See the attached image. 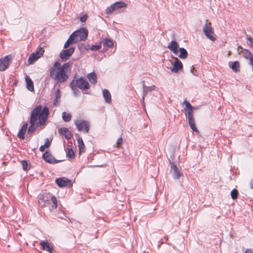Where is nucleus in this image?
Segmentation results:
<instances>
[{
    "label": "nucleus",
    "mask_w": 253,
    "mask_h": 253,
    "mask_svg": "<svg viewBox=\"0 0 253 253\" xmlns=\"http://www.w3.org/2000/svg\"><path fill=\"white\" fill-rule=\"evenodd\" d=\"M70 70L69 63H65L61 65L59 62L56 61L49 69V76L57 83H63L68 80Z\"/></svg>",
    "instance_id": "f257e3e1"
},
{
    "label": "nucleus",
    "mask_w": 253,
    "mask_h": 253,
    "mask_svg": "<svg viewBox=\"0 0 253 253\" xmlns=\"http://www.w3.org/2000/svg\"><path fill=\"white\" fill-rule=\"evenodd\" d=\"M191 73H192L193 75H194V76H198V72H197V70H196L194 69V68L193 66H192L191 67Z\"/></svg>",
    "instance_id": "37998d69"
},
{
    "label": "nucleus",
    "mask_w": 253,
    "mask_h": 253,
    "mask_svg": "<svg viewBox=\"0 0 253 253\" xmlns=\"http://www.w3.org/2000/svg\"><path fill=\"white\" fill-rule=\"evenodd\" d=\"M67 156L68 157L73 159L75 157V153L74 151L72 148H69L68 149V151L67 152Z\"/></svg>",
    "instance_id": "c9c22d12"
},
{
    "label": "nucleus",
    "mask_w": 253,
    "mask_h": 253,
    "mask_svg": "<svg viewBox=\"0 0 253 253\" xmlns=\"http://www.w3.org/2000/svg\"><path fill=\"white\" fill-rule=\"evenodd\" d=\"M165 238L166 239V240H168V237H165Z\"/></svg>",
    "instance_id": "09e8293b"
},
{
    "label": "nucleus",
    "mask_w": 253,
    "mask_h": 253,
    "mask_svg": "<svg viewBox=\"0 0 253 253\" xmlns=\"http://www.w3.org/2000/svg\"><path fill=\"white\" fill-rule=\"evenodd\" d=\"M12 60L11 55L5 56L0 59V71H4L8 68Z\"/></svg>",
    "instance_id": "6e6552de"
},
{
    "label": "nucleus",
    "mask_w": 253,
    "mask_h": 253,
    "mask_svg": "<svg viewBox=\"0 0 253 253\" xmlns=\"http://www.w3.org/2000/svg\"><path fill=\"white\" fill-rule=\"evenodd\" d=\"M169 163L170 164V168L173 170V177L175 179H179L182 175L180 171L173 162L169 161Z\"/></svg>",
    "instance_id": "ddd939ff"
},
{
    "label": "nucleus",
    "mask_w": 253,
    "mask_h": 253,
    "mask_svg": "<svg viewBox=\"0 0 253 253\" xmlns=\"http://www.w3.org/2000/svg\"><path fill=\"white\" fill-rule=\"evenodd\" d=\"M72 36L74 37V39L75 42L85 41L88 36V31L85 28H81L76 31L74 32L72 34Z\"/></svg>",
    "instance_id": "39448f33"
},
{
    "label": "nucleus",
    "mask_w": 253,
    "mask_h": 253,
    "mask_svg": "<svg viewBox=\"0 0 253 253\" xmlns=\"http://www.w3.org/2000/svg\"><path fill=\"white\" fill-rule=\"evenodd\" d=\"M203 31L206 36L209 39L213 42L215 40V38L213 35L214 34V30L211 26V23H209L207 20H206V22L203 27Z\"/></svg>",
    "instance_id": "0eeeda50"
},
{
    "label": "nucleus",
    "mask_w": 253,
    "mask_h": 253,
    "mask_svg": "<svg viewBox=\"0 0 253 253\" xmlns=\"http://www.w3.org/2000/svg\"><path fill=\"white\" fill-rule=\"evenodd\" d=\"M126 3L121 1H117L107 7L106 13L107 15H109L115 10L126 7Z\"/></svg>",
    "instance_id": "1a4fd4ad"
},
{
    "label": "nucleus",
    "mask_w": 253,
    "mask_h": 253,
    "mask_svg": "<svg viewBox=\"0 0 253 253\" xmlns=\"http://www.w3.org/2000/svg\"><path fill=\"white\" fill-rule=\"evenodd\" d=\"M51 195L50 193H44L39 199V204L42 207L47 206L50 202Z\"/></svg>",
    "instance_id": "9d476101"
},
{
    "label": "nucleus",
    "mask_w": 253,
    "mask_h": 253,
    "mask_svg": "<svg viewBox=\"0 0 253 253\" xmlns=\"http://www.w3.org/2000/svg\"><path fill=\"white\" fill-rule=\"evenodd\" d=\"M75 124L78 131H83L85 133L88 132L90 128V124L88 121L82 120H76Z\"/></svg>",
    "instance_id": "423d86ee"
},
{
    "label": "nucleus",
    "mask_w": 253,
    "mask_h": 253,
    "mask_svg": "<svg viewBox=\"0 0 253 253\" xmlns=\"http://www.w3.org/2000/svg\"><path fill=\"white\" fill-rule=\"evenodd\" d=\"M101 47V45L100 44L99 45H93L90 47V49L92 50H97L100 49Z\"/></svg>",
    "instance_id": "ea45409f"
},
{
    "label": "nucleus",
    "mask_w": 253,
    "mask_h": 253,
    "mask_svg": "<svg viewBox=\"0 0 253 253\" xmlns=\"http://www.w3.org/2000/svg\"><path fill=\"white\" fill-rule=\"evenodd\" d=\"M72 90L73 91V93L75 95H77L79 92V90L78 89V87L74 88L73 87H70Z\"/></svg>",
    "instance_id": "a18cd8bd"
},
{
    "label": "nucleus",
    "mask_w": 253,
    "mask_h": 253,
    "mask_svg": "<svg viewBox=\"0 0 253 253\" xmlns=\"http://www.w3.org/2000/svg\"><path fill=\"white\" fill-rule=\"evenodd\" d=\"M42 158L46 162L50 164L56 163L57 161L48 151H46L42 155Z\"/></svg>",
    "instance_id": "dca6fc26"
},
{
    "label": "nucleus",
    "mask_w": 253,
    "mask_h": 253,
    "mask_svg": "<svg viewBox=\"0 0 253 253\" xmlns=\"http://www.w3.org/2000/svg\"><path fill=\"white\" fill-rule=\"evenodd\" d=\"M75 48L74 47H71L68 49H63L60 53L59 56L61 59L63 61H66L74 52Z\"/></svg>",
    "instance_id": "9b49d317"
},
{
    "label": "nucleus",
    "mask_w": 253,
    "mask_h": 253,
    "mask_svg": "<svg viewBox=\"0 0 253 253\" xmlns=\"http://www.w3.org/2000/svg\"><path fill=\"white\" fill-rule=\"evenodd\" d=\"M50 143L49 142V140L48 138H46L45 140V142L43 145H42L40 148V150L41 152H43L45 150V148H48L50 146Z\"/></svg>",
    "instance_id": "72a5a7b5"
},
{
    "label": "nucleus",
    "mask_w": 253,
    "mask_h": 253,
    "mask_svg": "<svg viewBox=\"0 0 253 253\" xmlns=\"http://www.w3.org/2000/svg\"><path fill=\"white\" fill-rule=\"evenodd\" d=\"M30 126H29L28 130L29 132H33L38 128V127L41 126V125L38 124L35 122H33L31 121H30Z\"/></svg>",
    "instance_id": "bb28decb"
},
{
    "label": "nucleus",
    "mask_w": 253,
    "mask_h": 253,
    "mask_svg": "<svg viewBox=\"0 0 253 253\" xmlns=\"http://www.w3.org/2000/svg\"><path fill=\"white\" fill-rule=\"evenodd\" d=\"M39 58V57H38L34 53H33L29 57L28 62L29 64H32Z\"/></svg>",
    "instance_id": "473e14b6"
},
{
    "label": "nucleus",
    "mask_w": 253,
    "mask_h": 253,
    "mask_svg": "<svg viewBox=\"0 0 253 253\" xmlns=\"http://www.w3.org/2000/svg\"><path fill=\"white\" fill-rule=\"evenodd\" d=\"M168 48L174 54H177L178 52L179 44L175 41H172L168 44Z\"/></svg>",
    "instance_id": "f3484780"
},
{
    "label": "nucleus",
    "mask_w": 253,
    "mask_h": 253,
    "mask_svg": "<svg viewBox=\"0 0 253 253\" xmlns=\"http://www.w3.org/2000/svg\"><path fill=\"white\" fill-rule=\"evenodd\" d=\"M57 185L60 187H63L66 186H71L72 185L71 181L65 177H60L55 180Z\"/></svg>",
    "instance_id": "f8f14e48"
},
{
    "label": "nucleus",
    "mask_w": 253,
    "mask_h": 253,
    "mask_svg": "<svg viewBox=\"0 0 253 253\" xmlns=\"http://www.w3.org/2000/svg\"><path fill=\"white\" fill-rule=\"evenodd\" d=\"M123 143V140L122 137H120L118 139L117 141V147H119Z\"/></svg>",
    "instance_id": "a19ab883"
},
{
    "label": "nucleus",
    "mask_w": 253,
    "mask_h": 253,
    "mask_svg": "<svg viewBox=\"0 0 253 253\" xmlns=\"http://www.w3.org/2000/svg\"><path fill=\"white\" fill-rule=\"evenodd\" d=\"M244 253H253V250L251 249H247L246 250Z\"/></svg>",
    "instance_id": "49530a36"
},
{
    "label": "nucleus",
    "mask_w": 253,
    "mask_h": 253,
    "mask_svg": "<svg viewBox=\"0 0 253 253\" xmlns=\"http://www.w3.org/2000/svg\"><path fill=\"white\" fill-rule=\"evenodd\" d=\"M28 125L27 123L24 124L22 126L20 130L19 131L17 136L19 138L23 140L25 138V134L27 129Z\"/></svg>",
    "instance_id": "6ab92c4d"
},
{
    "label": "nucleus",
    "mask_w": 253,
    "mask_h": 253,
    "mask_svg": "<svg viewBox=\"0 0 253 253\" xmlns=\"http://www.w3.org/2000/svg\"><path fill=\"white\" fill-rule=\"evenodd\" d=\"M103 95L106 103H110L112 101L111 95L108 90L104 89L103 90Z\"/></svg>",
    "instance_id": "412c9836"
},
{
    "label": "nucleus",
    "mask_w": 253,
    "mask_h": 253,
    "mask_svg": "<svg viewBox=\"0 0 253 253\" xmlns=\"http://www.w3.org/2000/svg\"><path fill=\"white\" fill-rule=\"evenodd\" d=\"M238 196V192L236 189H234L231 192V196L232 199L235 200Z\"/></svg>",
    "instance_id": "e433bc0d"
},
{
    "label": "nucleus",
    "mask_w": 253,
    "mask_h": 253,
    "mask_svg": "<svg viewBox=\"0 0 253 253\" xmlns=\"http://www.w3.org/2000/svg\"><path fill=\"white\" fill-rule=\"evenodd\" d=\"M72 118L71 114L67 113L65 112L62 113V119L65 122H69Z\"/></svg>",
    "instance_id": "7c9ffc66"
},
{
    "label": "nucleus",
    "mask_w": 253,
    "mask_h": 253,
    "mask_svg": "<svg viewBox=\"0 0 253 253\" xmlns=\"http://www.w3.org/2000/svg\"><path fill=\"white\" fill-rule=\"evenodd\" d=\"M250 186L251 188L253 189V179L250 182Z\"/></svg>",
    "instance_id": "de8ad7c7"
},
{
    "label": "nucleus",
    "mask_w": 253,
    "mask_h": 253,
    "mask_svg": "<svg viewBox=\"0 0 253 253\" xmlns=\"http://www.w3.org/2000/svg\"><path fill=\"white\" fill-rule=\"evenodd\" d=\"M88 15L87 14H85L83 16L80 18V21L82 22H84L87 19Z\"/></svg>",
    "instance_id": "79ce46f5"
},
{
    "label": "nucleus",
    "mask_w": 253,
    "mask_h": 253,
    "mask_svg": "<svg viewBox=\"0 0 253 253\" xmlns=\"http://www.w3.org/2000/svg\"><path fill=\"white\" fill-rule=\"evenodd\" d=\"M21 164L22 166V168L24 170H27L28 168V162L26 160H23L21 162Z\"/></svg>",
    "instance_id": "58836bf2"
},
{
    "label": "nucleus",
    "mask_w": 253,
    "mask_h": 253,
    "mask_svg": "<svg viewBox=\"0 0 253 253\" xmlns=\"http://www.w3.org/2000/svg\"><path fill=\"white\" fill-rule=\"evenodd\" d=\"M89 81L92 84H96L97 82V78L96 74L93 73H89L87 76Z\"/></svg>",
    "instance_id": "5701e85b"
},
{
    "label": "nucleus",
    "mask_w": 253,
    "mask_h": 253,
    "mask_svg": "<svg viewBox=\"0 0 253 253\" xmlns=\"http://www.w3.org/2000/svg\"><path fill=\"white\" fill-rule=\"evenodd\" d=\"M143 96L142 97V100L144 102V96L147 94L148 91H151L153 89V86H146L144 84H143Z\"/></svg>",
    "instance_id": "2f4dec72"
},
{
    "label": "nucleus",
    "mask_w": 253,
    "mask_h": 253,
    "mask_svg": "<svg viewBox=\"0 0 253 253\" xmlns=\"http://www.w3.org/2000/svg\"><path fill=\"white\" fill-rule=\"evenodd\" d=\"M72 43H76V42H75V40L74 39V37L73 36H72V34L70 35L67 41L65 43L64 48H66L68 47L70 44Z\"/></svg>",
    "instance_id": "cd10ccee"
},
{
    "label": "nucleus",
    "mask_w": 253,
    "mask_h": 253,
    "mask_svg": "<svg viewBox=\"0 0 253 253\" xmlns=\"http://www.w3.org/2000/svg\"><path fill=\"white\" fill-rule=\"evenodd\" d=\"M40 245L42 247L43 250H45L49 253H52L53 248L47 241H42L41 242Z\"/></svg>",
    "instance_id": "a211bd4d"
},
{
    "label": "nucleus",
    "mask_w": 253,
    "mask_h": 253,
    "mask_svg": "<svg viewBox=\"0 0 253 253\" xmlns=\"http://www.w3.org/2000/svg\"><path fill=\"white\" fill-rule=\"evenodd\" d=\"M55 99L54 102V105L55 106H58L59 104V102L60 101V91L59 88H58L55 92Z\"/></svg>",
    "instance_id": "a878e982"
},
{
    "label": "nucleus",
    "mask_w": 253,
    "mask_h": 253,
    "mask_svg": "<svg viewBox=\"0 0 253 253\" xmlns=\"http://www.w3.org/2000/svg\"><path fill=\"white\" fill-rule=\"evenodd\" d=\"M243 55L245 58L250 60V64L252 66L253 69V56L251 51L245 50L243 53Z\"/></svg>",
    "instance_id": "4be33fe9"
},
{
    "label": "nucleus",
    "mask_w": 253,
    "mask_h": 253,
    "mask_svg": "<svg viewBox=\"0 0 253 253\" xmlns=\"http://www.w3.org/2000/svg\"><path fill=\"white\" fill-rule=\"evenodd\" d=\"M247 39L250 42V46L251 47H253V38L251 37L250 36H247Z\"/></svg>",
    "instance_id": "c03bdc74"
},
{
    "label": "nucleus",
    "mask_w": 253,
    "mask_h": 253,
    "mask_svg": "<svg viewBox=\"0 0 253 253\" xmlns=\"http://www.w3.org/2000/svg\"><path fill=\"white\" fill-rule=\"evenodd\" d=\"M231 68L232 70L235 72L239 71L240 69L239 62L238 61L234 62L231 66Z\"/></svg>",
    "instance_id": "c756f323"
},
{
    "label": "nucleus",
    "mask_w": 253,
    "mask_h": 253,
    "mask_svg": "<svg viewBox=\"0 0 253 253\" xmlns=\"http://www.w3.org/2000/svg\"><path fill=\"white\" fill-rule=\"evenodd\" d=\"M49 114L47 107L43 108L41 105L35 107L31 112L30 121L41 126L44 125L46 121Z\"/></svg>",
    "instance_id": "f03ea898"
},
{
    "label": "nucleus",
    "mask_w": 253,
    "mask_h": 253,
    "mask_svg": "<svg viewBox=\"0 0 253 253\" xmlns=\"http://www.w3.org/2000/svg\"><path fill=\"white\" fill-rule=\"evenodd\" d=\"M50 201H52L53 205L52 206V207L54 208V209H56L57 208V201L56 200V198L55 196H53V195H51V199H50Z\"/></svg>",
    "instance_id": "4c0bfd02"
},
{
    "label": "nucleus",
    "mask_w": 253,
    "mask_h": 253,
    "mask_svg": "<svg viewBox=\"0 0 253 253\" xmlns=\"http://www.w3.org/2000/svg\"><path fill=\"white\" fill-rule=\"evenodd\" d=\"M78 147L79 150V153L81 154L82 153H84L85 151V147L83 140L81 137H79L77 139Z\"/></svg>",
    "instance_id": "aec40b11"
},
{
    "label": "nucleus",
    "mask_w": 253,
    "mask_h": 253,
    "mask_svg": "<svg viewBox=\"0 0 253 253\" xmlns=\"http://www.w3.org/2000/svg\"><path fill=\"white\" fill-rule=\"evenodd\" d=\"M104 47H112L114 45V43L112 40L109 39H104L103 42Z\"/></svg>",
    "instance_id": "c85d7f7f"
},
{
    "label": "nucleus",
    "mask_w": 253,
    "mask_h": 253,
    "mask_svg": "<svg viewBox=\"0 0 253 253\" xmlns=\"http://www.w3.org/2000/svg\"><path fill=\"white\" fill-rule=\"evenodd\" d=\"M180 54L178 55V57L180 59H184L187 57L188 52L187 50L183 47H180L178 49Z\"/></svg>",
    "instance_id": "393cba45"
},
{
    "label": "nucleus",
    "mask_w": 253,
    "mask_h": 253,
    "mask_svg": "<svg viewBox=\"0 0 253 253\" xmlns=\"http://www.w3.org/2000/svg\"><path fill=\"white\" fill-rule=\"evenodd\" d=\"M70 87H78L82 90H85L89 89L90 85L85 78L83 77L78 78L75 77L70 84Z\"/></svg>",
    "instance_id": "20e7f679"
},
{
    "label": "nucleus",
    "mask_w": 253,
    "mask_h": 253,
    "mask_svg": "<svg viewBox=\"0 0 253 253\" xmlns=\"http://www.w3.org/2000/svg\"><path fill=\"white\" fill-rule=\"evenodd\" d=\"M183 68V64L181 61L177 58L174 60L171 71L173 73H178V71Z\"/></svg>",
    "instance_id": "4468645a"
},
{
    "label": "nucleus",
    "mask_w": 253,
    "mask_h": 253,
    "mask_svg": "<svg viewBox=\"0 0 253 253\" xmlns=\"http://www.w3.org/2000/svg\"><path fill=\"white\" fill-rule=\"evenodd\" d=\"M183 104H185V107L184 108V110H185V115L186 117H187L188 120V124L191 127V128L195 132H198V130L196 127L195 120L193 116V109L194 108L191 104L188 102L187 100H185Z\"/></svg>",
    "instance_id": "7ed1b4c3"
},
{
    "label": "nucleus",
    "mask_w": 253,
    "mask_h": 253,
    "mask_svg": "<svg viewBox=\"0 0 253 253\" xmlns=\"http://www.w3.org/2000/svg\"><path fill=\"white\" fill-rule=\"evenodd\" d=\"M44 50L43 48L40 47V48L35 53H34L38 57L40 58L43 54Z\"/></svg>",
    "instance_id": "f704fd0d"
},
{
    "label": "nucleus",
    "mask_w": 253,
    "mask_h": 253,
    "mask_svg": "<svg viewBox=\"0 0 253 253\" xmlns=\"http://www.w3.org/2000/svg\"><path fill=\"white\" fill-rule=\"evenodd\" d=\"M26 82L27 88L30 91H33L34 89V84L32 80L28 76L25 78Z\"/></svg>",
    "instance_id": "b1692460"
},
{
    "label": "nucleus",
    "mask_w": 253,
    "mask_h": 253,
    "mask_svg": "<svg viewBox=\"0 0 253 253\" xmlns=\"http://www.w3.org/2000/svg\"><path fill=\"white\" fill-rule=\"evenodd\" d=\"M58 131L60 135L64 136L68 140L71 138L72 136L71 132L66 127H61Z\"/></svg>",
    "instance_id": "2eb2a0df"
}]
</instances>
